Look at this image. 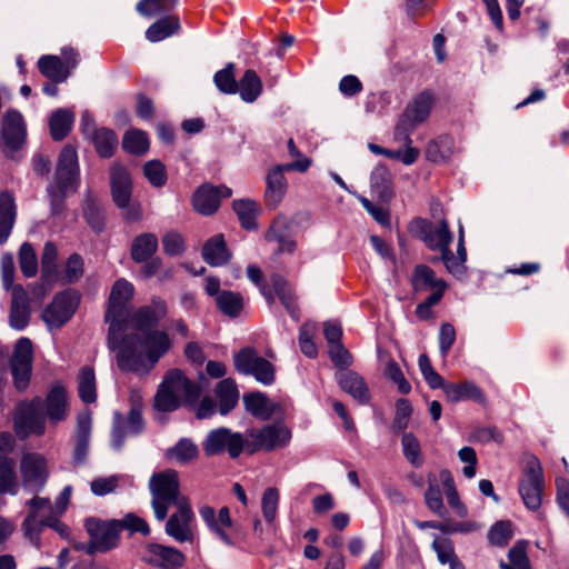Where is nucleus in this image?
Segmentation results:
<instances>
[{"label":"nucleus","instance_id":"f257e3e1","mask_svg":"<svg viewBox=\"0 0 569 569\" xmlns=\"http://www.w3.org/2000/svg\"><path fill=\"white\" fill-rule=\"evenodd\" d=\"M168 313L164 300L154 297L151 303L140 307L134 312H129L124 318L126 323L120 339L134 337L137 341L131 346L133 355L141 359V367L127 369L118 366L122 372H132L137 376H147L154 368L160 358L171 348V341L167 332L157 330L161 319Z\"/></svg>","mask_w":569,"mask_h":569},{"label":"nucleus","instance_id":"f03ea898","mask_svg":"<svg viewBox=\"0 0 569 569\" xmlns=\"http://www.w3.org/2000/svg\"><path fill=\"white\" fill-rule=\"evenodd\" d=\"M134 288L126 279H118L110 291L108 307L104 315V321L109 323L107 342L111 351L116 352L117 365L127 369H137L141 367V359L133 355L131 349L137 339L128 337L120 339L124 327V318L130 312V301L133 298Z\"/></svg>","mask_w":569,"mask_h":569},{"label":"nucleus","instance_id":"7ed1b4c3","mask_svg":"<svg viewBox=\"0 0 569 569\" xmlns=\"http://www.w3.org/2000/svg\"><path fill=\"white\" fill-rule=\"evenodd\" d=\"M201 391V387L188 379L180 369H171L158 387L153 407L160 412H172L181 403L194 405Z\"/></svg>","mask_w":569,"mask_h":569},{"label":"nucleus","instance_id":"20e7f679","mask_svg":"<svg viewBox=\"0 0 569 569\" xmlns=\"http://www.w3.org/2000/svg\"><path fill=\"white\" fill-rule=\"evenodd\" d=\"M79 183V168L76 149L64 146L60 152L54 180L48 188L51 212L57 216L64 210V199L69 192H74Z\"/></svg>","mask_w":569,"mask_h":569},{"label":"nucleus","instance_id":"39448f33","mask_svg":"<svg viewBox=\"0 0 569 569\" xmlns=\"http://www.w3.org/2000/svg\"><path fill=\"white\" fill-rule=\"evenodd\" d=\"M114 519L103 520L97 517H89L84 520L83 527L89 536L86 553L94 556L107 553L120 546V531Z\"/></svg>","mask_w":569,"mask_h":569},{"label":"nucleus","instance_id":"423d86ee","mask_svg":"<svg viewBox=\"0 0 569 569\" xmlns=\"http://www.w3.org/2000/svg\"><path fill=\"white\" fill-rule=\"evenodd\" d=\"M69 500H56L54 506L51 500H30V513L23 522L26 536L39 546L38 533L42 527H47L49 522L60 517L68 509Z\"/></svg>","mask_w":569,"mask_h":569},{"label":"nucleus","instance_id":"0eeeda50","mask_svg":"<svg viewBox=\"0 0 569 569\" xmlns=\"http://www.w3.org/2000/svg\"><path fill=\"white\" fill-rule=\"evenodd\" d=\"M309 158L297 160L290 163L278 164L271 168L266 176L264 203L268 209L274 210L283 200L288 182L284 177L287 171L305 172L310 167Z\"/></svg>","mask_w":569,"mask_h":569},{"label":"nucleus","instance_id":"6e6552de","mask_svg":"<svg viewBox=\"0 0 569 569\" xmlns=\"http://www.w3.org/2000/svg\"><path fill=\"white\" fill-rule=\"evenodd\" d=\"M13 429L18 438L26 439L30 435L41 436L46 430L43 400L34 398L30 402L21 401L16 408Z\"/></svg>","mask_w":569,"mask_h":569},{"label":"nucleus","instance_id":"1a4fd4ad","mask_svg":"<svg viewBox=\"0 0 569 569\" xmlns=\"http://www.w3.org/2000/svg\"><path fill=\"white\" fill-rule=\"evenodd\" d=\"M233 365L238 372L252 376L264 386H270L276 380L274 366L266 358L259 356L254 348L246 347L240 349L233 356Z\"/></svg>","mask_w":569,"mask_h":569},{"label":"nucleus","instance_id":"9d476101","mask_svg":"<svg viewBox=\"0 0 569 569\" xmlns=\"http://www.w3.org/2000/svg\"><path fill=\"white\" fill-rule=\"evenodd\" d=\"M408 229L411 234L423 241L430 250H439L442 254L453 240V234L446 219H441L435 226L427 219L415 218L410 221Z\"/></svg>","mask_w":569,"mask_h":569},{"label":"nucleus","instance_id":"9b49d317","mask_svg":"<svg viewBox=\"0 0 569 569\" xmlns=\"http://www.w3.org/2000/svg\"><path fill=\"white\" fill-rule=\"evenodd\" d=\"M244 449L247 450L246 437L226 427L211 430L202 442V450L207 457L227 451L230 458L236 459Z\"/></svg>","mask_w":569,"mask_h":569},{"label":"nucleus","instance_id":"f8f14e48","mask_svg":"<svg viewBox=\"0 0 569 569\" xmlns=\"http://www.w3.org/2000/svg\"><path fill=\"white\" fill-rule=\"evenodd\" d=\"M290 438V430L282 423L267 425L261 429H249L246 432L247 451L250 453L261 449L271 451L284 447Z\"/></svg>","mask_w":569,"mask_h":569},{"label":"nucleus","instance_id":"ddd939ff","mask_svg":"<svg viewBox=\"0 0 569 569\" xmlns=\"http://www.w3.org/2000/svg\"><path fill=\"white\" fill-rule=\"evenodd\" d=\"M80 302V295L74 289H67L57 293L50 305L42 312V319L50 329L61 328L76 312Z\"/></svg>","mask_w":569,"mask_h":569},{"label":"nucleus","instance_id":"4468645a","mask_svg":"<svg viewBox=\"0 0 569 569\" xmlns=\"http://www.w3.org/2000/svg\"><path fill=\"white\" fill-rule=\"evenodd\" d=\"M33 346L29 338H20L10 358V369L13 383L17 390L23 391L28 388L32 372Z\"/></svg>","mask_w":569,"mask_h":569},{"label":"nucleus","instance_id":"2eb2a0df","mask_svg":"<svg viewBox=\"0 0 569 569\" xmlns=\"http://www.w3.org/2000/svg\"><path fill=\"white\" fill-rule=\"evenodd\" d=\"M141 560L160 569H178L183 566L184 556L176 548L148 543L141 552Z\"/></svg>","mask_w":569,"mask_h":569},{"label":"nucleus","instance_id":"dca6fc26","mask_svg":"<svg viewBox=\"0 0 569 569\" xmlns=\"http://www.w3.org/2000/svg\"><path fill=\"white\" fill-rule=\"evenodd\" d=\"M545 489V477L540 461L532 456L527 460L519 482L521 498H541Z\"/></svg>","mask_w":569,"mask_h":569},{"label":"nucleus","instance_id":"f3484780","mask_svg":"<svg viewBox=\"0 0 569 569\" xmlns=\"http://www.w3.org/2000/svg\"><path fill=\"white\" fill-rule=\"evenodd\" d=\"M200 515L210 530L227 546H233L232 538L233 522L230 511L227 507H222L218 512L211 507H203Z\"/></svg>","mask_w":569,"mask_h":569},{"label":"nucleus","instance_id":"a211bd4d","mask_svg":"<svg viewBox=\"0 0 569 569\" xmlns=\"http://www.w3.org/2000/svg\"><path fill=\"white\" fill-rule=\"evenodd\" d=\"M23 485L32 490H39L47 481V461L39 453H26L20 462Z\"/></svg>","mask_w":569,"mask_h":569},{"label":"nucleus","instance_id":"6ab92c4d","mask_svg":"<svg viewBox=\"0 0 569 569\" xmlns=\"http://www.w3.org/2000/svg\"><path fill=\"white\" fill-rule=\"evenodd\" d=\"M193 520V512L191 507L183 501L178 506L177 512L172 513L166 523V533L172 537L178 542H191L193 540V532L191 522Z\"/></svg>","mask_w":569,"mask_h":569},{"label":"nucleus","instance_id":"aec40b11","mask_svg":"<svg viewBox=\"0 0 569 569\" xmlns=\"http://www.w3.org/2000/svg\"><path fill=\"white\" fill-rule=\"evenodd\" d=\"M143 429V419L140 406H133L126 419L120 413L114 415V426L112 429V446L120 449L124 442L127 433L137 435Z\"/></svg>","mask_w":569,"mask_h":569},{"label":"nucleus","instance_id":"412c9836","mask_svg":"<svg viewBox=\"0 0 569 569\" xmlns=\"http://www.w3.org/2000/svg\"><path fill=\"white\" fill-rule=\"evenodd\" d=\"M110 188L112 200L118 208L128 207L132 194V179L128 170L120 164L110 168Z\"/></svg>","mask_w":569,"mask_h":569},{"label":"nucleus","instance_id":"4be33fe9","mask_svg":"<svg viewBox=\"0 0 569 569\" xmlns=\"http://www.w3.org/2000/svg\"><path fill=\"white\" fill-rule=\"evenodd\" d=\"M2 139L10 151L18 150L26 139V126L19 111H8L2 119Z\"/></svg>","mask_w":569,"mask_h":569},{"label":"nucleus","instance_id":"5701e85b","mask_svg":"<svg viewBox=\"0 0 569 569\" xmlns=\"http://www.w3.org/2000/svg\"><path fill=\"white\" fill-rule=\"evenodd\" d=\"M410 281L415 292L432 290V293H438L440 291L442 298L447 289L446 281L437 278L436 272L422 263L413 268Z\"/></svg>","mask_w":569,"mask_h":569},{"label":"nucleus","instance_id":"b1692460","mask_svg":"<svg viewBox=\"0 0 569 569\" xmlns=\"http://www.w3.org/2000/svg\"><path fill=\"white\" fill-rule=\"evenodd\" d=\"M30 320V306L27 291L22 286L12 288V300L9 315V323L16 330L24 329Z\"/></svg>","mask_w":569,"mask_h":569},{"label":"nucleus","instance_id":"393cba45","mask_svg":"<svg viewBox=\"0 0 569 569\" xmlns=\"http://www.w3.org/2000/svg\"><path fill=\"white\" fill-rule=\"evenodd\" d=\"M336 378L340 388L360 405H367L370 401L369 388L359 373L352 370H340Z\"/></svg>","mask_w":569,"mask_h":569},{"label":"nucleus","instance_id":"a878e982","mask_svg":"<svg viewBox=\"0 0 569 569\" xmlns=\"http://www.w3.org/2000/svg\"><path fill=\"white\" fill-rule=\"evenodd\" d=\"M49 420L53 423L62 421L69 412L68 397L64 387L54 386L43 401V410Z\"/></svg>","mask_w":569,"mask_h":569},{"label":"nucleus","instance_id":"bb28decb","mask_svg":"<svg viewBox=\"0 0 569 569\" xmlns=\"http://www.w3.org/2000/svg\"><path fill=\"white\" fill-rule=\"evenodd\" d=\"M231 257L232 254L221 233L208 239L202 247V258L212 267L227 264Z\"/></svg>","mask_w":569,"mask_h":569},{"label":"nucleus","instance_id":"cd10ccee","mask_svg":"<svg viewBox=\"0 0 569 569\" xmlns=\"http://www.w3.org/2000/svg\"><path fill=\"white\" fill-rule=\"evenodd\" d=\"M150 489L153 498H177L179 493L177 471L166 470L153 475L150 479Z\"/></svg>","mask_w":569,"mask_h":569},{"label":"nucleus","instance_id":"c85d7f7f","mask_svg":"<svg viewBox=\"0 0 569 569\" xmlns=\"http://www.w3.org/2000/svg\"><path fill=\"white\" fill-rule=\"evenodd\" d=\"M443 392L450 402L473 400L478 403H485L486 401L482 390L471 381H462L460 383L448 382L445 386Z\"/></svg>","mask_w":569,"mask_h":569},{"label":"nucleus","instance_id":"c756f323","mask_svg":"<svg viewBox=\"0 0 569 569\" xmlns=\"http://www.w3.org/2000/svg\"><path fill=\"white\" fill-rule=\"evenodd\" d=\"M218 399L219 412L224 416L236 408L239 401V390L232 378H226L218 382L214 389Z\"/></svg>","mask_w":569,"mask_h":569},{"label":"nucleus","instance_id":"7c9ffc66","mask_svg":"<svg viewBox=\"0 0 569 569\" xmlns=\"http://www.w3.org/2000/svg\"><path fill=\"white\" fill-rule=\"evenodd\" d=\"M370 188L381 201H389L392 198V174L385 164L377 166L371 172Z\"/></svg>","mask_w":569,"mask_h":569},{"label":"nucleus","instance_id":"2f4dec72","mask_svg":"<svg viewBox=\"0 0 569 569\" xmlns=\"http://www.w3.org/2000/svg\"><path fill=\"white\" fill-rule=\"evenodd\" d=\"M16 203L13 196L3 191L0 193V244L9 238L16 221Z\"/></svg>","mask_w":569,"mask_h":569},{"label":"nucleus","instance_id":"473e14b6","mask_svg":"<svg viewBox=\"0 0 569 569\" xmlns=\"http://www.w3.org/2000/svg\"><path fill=\"white\" fill-rule=\"evenodd\" d=\"M157 250V236L150 232L141 233L132 240L131 258L138 263L146 262L152 258Z\"/></svg>","mask_w":569,"mask_h":569},{"label":"nucleus","instance_id":"72a5a7b5","mask_svg":"<svg viewBox=\"0 0 569 569\" xmlns=\"http://www.w3.org/2000/svg\"><path fill=\"white\" fill-rule=\"evenodd\" d=\"M192 203L194 210L203 216L214 213L220 206L216 187L209 184L200 186L193 193Z\"/></svg>","mask_w":569,"mask_h":569},{"label":"nucleus","instance_id":"f704fd0d","mask_svg":"<svg viewBox=\"0 0 569 569\" xmlns=\"http://www.w3.org/2000/svg\"><path fill=\"white\" fill-rule=\"evenodd\" d=\"M39 71L48 79L56 83L64 82L69 78L68 67L58 56H42L38 60Z\"/></svg>","mask_w":569,"mask_h":569},{"label":"nucleus","instance_id":"c9c22d12","mask_svg":"<svg viewBox=\"0 0 569 569\" xmlns=\"http://www.w3.org/2000/svg\"><path fill=\"white\" fill-rule=\"evenodd\" d=\"M91 141L99 157L108 159L111 158L118 148V137L112 129L98 128L93 130Z\"/></svg>","mask_w":569,"mask_h":569},{"label":"nucleus","instance_id":"e433bc0d","mask_svg":"<svg viewBox=\"0 0 569 569\" xmlns=\"http://www.w3.org/2000/svg\"><path fill=\"white\" fill-rule=\"evenodd\" d=\"M179 29V18L177 16H167L157 20L147 29L146 38L150 42H159L176 34Z\"/></svg>","mask_w":569,"mask_h":569},{"label":"nucleus","instance_id":"4c0bfd02","mask_svg":"<svg viewBox=\"0 0 569 569\" xmlns=\"http://www.w3.org/2000/svg\"><path fill=\"white\" fill-rule=\"evenodd\" d=\"M467 249L465 239H458L457 253L450 250V247L443 252L441 262L445 264L447 271L455 277H462L466 274Z\"/></svg>","mask_w":569,"mask_h":569},{"label":"nucleus","instance_id":"58836bf2","mask_svg":"<svg viewBox=\"0 0 569 569\" xmlns=\"http://www.w3.org/2000/svg\"><path fill=\"white\" fill-rule=\"evenodd\" d=\"M19 481L16 462L12 458L0 456V495H17Z\"/></svg>","mask_w":569,"mask_h":569},{"label":"nucleus","instance_id":"ea45409f","mask_svg":"<svg viewBox=\"0 0 569 569\" xmlns=\"http://www.w3.org/2000/svg\"><path fill=\"white\" fill-rule=\"evenodd\" d=\"M238 92L246 102L252 103L258 99L262 92V81L254 70L248 69L244 71L238 82Z\"/></svg>","mask_w":569,"mask_h":569},{"label":"nucleus","instance_id":"a19ab883","mask_svg":"<svg viewBox=\"0 0 569 569\" xmlns=\"http://www.w3.org/2000/svg\"><path fill=\"white\" fill-rule=\"evenodd\" d=\"M242 401L246 410L254 417L268 419L273 413L272 403L269 398L260 391L243 395Z\"/></svg>","mask_w":569,"mask_h":569},{"label":"nucleus","instance_id":"79ce46f5","mask_svg":"<svg viewBox=\"0 0 569 569\" xmlns=\"http://www.w3.org/2000/svg\"><path fill=\"white\" fill-rule=\"evenodd\" d=\"M83 217L94 232L100 233L106 226V213L97 198L88 193L83 201Z\"/></svg>","mask_w":569,"mask_h":569},{"label":"nucleus","instance_id":"37998d69","mask_svg":"<svg viewBox=\"0 0 569 569\" xmlns=\"http://www.w3.org/2000/svg\"><path fill=\"white\" fill-rule=\"evenodd\" d=\"M455 140L450 136H440L428 143L426 157L432 162L447 161L455 153Z\"/></svg>","mask_w":569,"mask_h":569},{"label":"nucleus","instance_id":"c03bdc74","mask_svg":"<svg viewBox=\"0 0 569 569\" xmlns=\"http://www.w3.org/2000/svg\"><path fill=\"white\" fill-rule=\"evenodd\" d=\"M74 114L69 109H58L49 120L50 134L53 140H63L71 130Z\"/></svg>","mask_w":569,"mask_h":569},{"label":"nucleus","instance_id":"a18cd8bd","mask_svg":"<svg viewBox=\"0 0 569 569\" xmlns=\"http://www.w3.org/2000/svg\"><path fill=\"white\" fill-rule=\"evenodd\" d=\"M437 553L440 563L449 565V569H465V566L458 559L453 542L447 537H436L431 545Z\"/></svg>","mask_w":569,"mask_h":569},{"label":"nucleus","instance_id":"49530a36","mask_svg":"<svg viewBox=\"0 0 569 569\" xmlns=\"http://www.w3.org/2000/svg\"><path fill=\"white\" fill-rule=\"evenodd\" d=\"M78 393L84 403H93L97 400L96 375L92 367L84 366L80 369Z\"/></svg>","mask_w":569,"mask_h":569},{"label":"nucleus","instance_id":"de8ad7c7","mask_svg":"<svg viewBox=\"0 0 569 569\" xmlns=\"http://www.w3.org/2000/svg\"><path fill=\"white\" fill-rule=\"evenodd\" d=\"M199 450L197 445L188 438L180 439L172 448L168 449L166 457L179 463H189L197 459Z\"/></svg>","mask_w":569,"mask_h":569},{"label":"nucleus","instance_id":"09e8293b","mask_svg":"<svg viewBox=\"0 0 569 569\" xmlns=\"http://www.w3.org/2000/svg\"><path fill=\"white\" fill-rule=\"evenodd\" d=\"M232 208L237 213L242 228L252 230L257 228L256 217L258 214V204L250 199L234 200Z\"/></svg>","mask_w":569,"mask_h":569},{"label":"nucleus","instance_id":"8fccbe9b","mask_svg":"<svg viewBox=\"0 0 569 569\" xmlns=\"http://www.w3.org/2000/svg\"><path fill=\"white\" fill-rule=\"evenodd\" d=\"M439 481L441 482L442 490L438 488L436 490V487H438L437 478L429 476V489L425 498H436V495H445L447 498H459L453 477L449 470L440 471Z\"/></svg>","mask_w":569,"mask_h":569},{"label":"nucleus","instance_id":"3c124183","mask_svg":"<svg viewBox=\"0 0 569 569\" xmlns=\"http://www.w3.org/2000/svg\"><path fill=\"white\" fill-rule=\"evenodd\" d=\"M216 303L222 313L231 318L238 317L243 309V298L241 293L230 290L221 291L216 298Z\"/></svg>","mask_w":569,"mask_h":569},{"label":"nucleus","instance_id":"603ef678","mask_svg":"<svg viewBox=\"0 0 569 569\" xmlns=\"http://www.w3.org/2000/svg\"><path fill=\"white\" fill-rule=\"evenodd\" d=\"M528 542L526 540L517 541L508 551L509 562L501 561V569H531L529 558L527 556Z\"/></svg>","mask_w":569,"mask_h":569},{"label":"nucleus","instance_id":"864d4df0","mask_svg":"<svg viewBox=\"0 0 569 569\" xmlns=\"http://www.w3.org/2000/svg\"><path fill=\"white\" fill-rule=\"evenodd\" d=\"M433 100L435 99L431 92L423 91L413 100L411 104L407 106L405 111L416 121L422 123L430 114Z\"/></svg>","mask_w":569,"mask_h":569},{"label":"nucleus","instance_id":"5fc2aeb1","mask_svg":"<svg viewBox=\"0 0 569 569\" xmlns=\"http://www.w3.org/2000/svg\"><path fill=\"white\" fill-rule=\"evenodd\" d=\"M122 148L130 154L142 156L149 149V139L142 130H130L124 133Z\"/></svg>","mask_w":569,"mask_h":569},{"label":"nucleus","instance_id":"6e6d98bb","mask_svg":"<svg viewBox=\"0 0 569 569\" xmlns=\"http://www.w3.org/2000/svg\"><path fill=\"white\" fill-rule=\"evenodd\" d=\"M213 82L220 92L224 94H234L238 92V81L236 80V66L233 62L217 71L213 76Z\"/></svg>","mask_w":569,"mask_h":569},{"label":"nucleus","instance_id":"4d7b16f0","mask_svg":"<svg viewBox=\"0 0 569 569\" xmlns=\"http://www.w3.org/2000/svg\"><path fill=\"white\" fill-rule=\"evenodd\" d=\"M513 537V525L509 520H499L488 531L487 538L491 546L503 548Z\"/></svg>","mask_w":569,"mask_h":569},{"label":"nucleus","instance_id":"13d9d810","mask_svg":"<svg viewBox=\"0 0 569 569\" xmlns=\"http://www.w3.org/2000/svg\"><path fill=\"white\" fill-rule=\"evenodd\" d=\"M270 280L271 286L281 303L292 317H297L298 310L295 302V296L287 281L279 274H273Z\"/></svg>","mask_w":569,"mask_h":569},{"label":"nucleus","instance_id":"bf43d9fd","mask_svg":"<svg viewBox=\"0 0 569 569\" xmlns=\"http://www.w3.org/2000/svg\"><path fill=\"white\" fill-rule=\"evenodd\" d=\"M402 452L405 458L416 468L423 465L421 446L418 438L412 432H405L401 438Z\"/></svg>","mask_w":569,"mask_h":569},{"label":"nucleus","instance_id":"052dcab7","mask_svg":"<svg viewBox=\"0 0 569 569\" xmlns=\"http://www.w3.org/2000/svg\"><path fill=\"white\" fill-rule=\"evenodd\" d=\"M19 266L24 277L31 278L38 272V259L31 243L23 242L19 249Z\"/></svg>","mask_w":569,"mask_h":569},{"label":"nucleus","instance_id":"680f3d73","mask_svg":"<svg viewBox=\"0 0 569 569\" xmlns=\"http://www.w3.org/2000/svg\"><path fill=\"white\" fill-rule=\"evenodd\" d=\"M178 0H141L137 4V11L144 17L151 18L164 11L172 10Z\"/></svg>","mask_w":569,"mask_h":569},{"label":"nucleus","instance_id":"e2e57ef3","mask_svg":"<svg viewBox=\"0 0 569 569\" xmlns=\"http://www.w3.org/2000/svg\"><path fill=\"white\" fill-rule=\"evenodd\" d=\"M118 522L119 531L128 530L131 535L139 532L144 537L150 535V527L144 519L137 516L136 513L129 512L121 519H114Z\"/></svg>","mask_w":569,"mask_h":569},{"label":"nucleus","instance_id":"0e129e2a","mask_svg":"<svg viewBox=\"0 0 569 569\" xmlns=\"http://www.w3.org/2000/svg\"><path fill=\"white\" fill-rule=\"evenodd\" d=\"M83 259L78 253H72L64 267V272L61 274L63 284L74 283L83 276Z\"/></svg>","mask_w":569,"mask_h":569},{"label":"nucleus","instance_id":"69168bd1","mask_svg":"<svg viewBox=\"0 0 569 569\" xmlns=\"http://www.w3.org/2000/svg\"><path fill=\"white\" fill-rule=\"evenodd\" d=\"M412 413V406L408 399L400 398L396 402V415L392 421V430L395 432L403 431L409 423Z\"/></svg>","mask_w":569,"mask_h":569},{"label":"nucleus","instance_id":"338daca9","mask_svg":"<svg viewBox=\"0 0 569 569\" xmlns=\"http://www.w3.org/2000/svg\"><path fill=\"white\" fill-rule=\"evenodd\" d=\"M418 124L420 123L416 121L411 116H409L406 111H403L396 126L395 138L398 141L403 142L405 146L411 144L412 140L410 136Z\"/></svg>","mask_w":569,"mask_h":569},{"label":"nucleus","instance_id":"774afa93","mask_svg":"<svg viewBox=\"0 0 569 569\" xmlns=\"http://www.w3.org/2000/svg\"><path fill=\"white\" fill-rule=\"evenodd\" d=\"M143 173L153 187H162L167 182V171L162 162L150 160L143 166Z\"/></svg>","mask_w":569,"mask_h":569}]
</instances>
